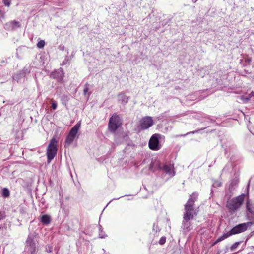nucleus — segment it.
Returning a JSON list of instances; mask_svg holds the SVG:
<instances>
[{
  "mask_svg": "<svg viewBox=\"0 0 254 254\" xmlns=\"http://www.w3.org/2000/svg\"><path fill=\"white\" fill-rule=\"evenodd\" d=\"M198 193L193 192L190 195L187 203L184 205L185 212L183 217L193 219L197 215L198 212L195 209L194 203L197 201Z\"/></svg>",
  "mask_w": 254,
  "mask_h": 254,
  "instance_id": "1",
  "label": "nucleus"
},
{
  "mask_svg": "<svg viewBox=\"0 0 254 254\" xmlns=\"http://www.w3.org/2000/svg\"><path fill=\"white\" fill-rule=\"evenodd\" d=\"M154 166L155 168H156V169L162 171L168 175L170 177H172L175 175V172L174 170L173 165L165 164L162 163L159 161H155L150 164V169L153 170V167Z\"/></svg>",
  "mask_w": 254,
  "mask_h": 254,
  "instance_id": "2",
  "label": "nucleus"
},
{
  "mask_svg": "<svg viewBox=\"0 0 254 254\" xmlns=\"http://www.w3.org/2000/svg\"><path fill=\"white\" fill-rule=\"evenodd\" d=\"M244 194L234 197L228 202L227 206L231 211L235 212L242 205L244 200Z\"/></svg>",
  "mask_w": 254,
  "mask_h": 254,
  "instance_id": "3",
  "label": "nucleus"
},
{
  "mask_svg": "<svg viewBox=\"0 0 254 254\" xmlns=\"http://www.w3.org/2000/svg\"><path fill=\"white\" fill-rule=\"evenodd\" d=\"M162 135L160 134L156 133L152 135L148 142L150 149L153 151H158L161 148L162 145L159 141Z\"/></svg>",
  "mask_w": 254,
  "mask_h": 254,
  "instance_id": "4",
  "label": "nucleus"
},
{
  "mask_svg": "<svg viewBox=\"0 0 254 254\" xmlns=\"http://www.w3.org/2000/svg\"><path fill=\"white\" fill-rule=\"evenodd\" d=\"M57 141L53 138L51 140L47 149V162L50 163L57 154Z\"/></svg>",
  "mask_w": 254,
  "mask_h": 254,
  "instance_id": "5",
  "label": "nucleus"
},
{
  "mask_svg": "<svg viewBox=\"0 0 254 254\" xmlns=\"http://www.w3.org/2000/svg\"><path fill=\"white\" fill-rule=\"evenodd\" d=\"M36 250V244L34 240V236L29 235L26 241L25 254H35Z\"/></svg>",
  "mask_w": 254,
  "mask_h": 254,
  "instance_id": "6",
  "label": "nucleus"
},
{
  "mask_svg": "<svg viewBox=\"0 0 254 254\" xmlns=\"http://www.w3.org/2000/svg\"><path fill=\"white\" fill-rule=\"evenodd\" d=\"M80 122L77 123L71 129L68 135L66 138L65 141V146L70 145L74 141L76 135H77L78 130L80 127Z\"/></svg>",
  "mask_w": 254,
  "mask_h": 254,
  "instance_id": "7",
  "label": "nucleus"
},
{
  "mask_svg": "<svg viewBox=\"0 0 254 254\" xmlns=\"http://www.w3.org/2000/svg\"><path fill=\"white\" fill-rule=\"evenodd\" d=\"M253 223L251 222H248L239 224L232 228L229 232L231 236L239 234L246 231L248 227L251 226Z\"/></svg>",
  "mask_w": 254,
  "mask_h": 254,
  "instance_id": "8",
  "label": "nucleus"
},
{
  "mask_svg": "<svg viewBox=\"0 0 254 254\" xmlns=\"http://www.w3.org/2000/svg\"><path fill=\"white\" fill-rule=\"evenodd\" d=\"M121 125L120 117L117 115H113L109 121L108 127L112 132H115Z\"/></svg>",
  "mask_w": 254,
  "mask_h": 254,
  "instance_id": "9",
  "label": "nucleus"
},
{
  "mask_svg": "<svg viewBox=\"0 0 254 254\" xmlns=\"http://www.w3.org/2000/svg\"><path fill=\"white\" fill-rule=\"evenodd\" d=\"M246 214L247 219L253 220L254 219V202L248 199L246 204Z\"/></svg>",
  "mask_w": 254,
  "mask_h": 254,
  "instance_id": "10",
  "label": "nucleus"
},
{
  "mask_svg": "<svg viewBox=\"0 0 254 254\" xmlns=\"http://www.w3.org/2000/svg\"><path fill=\"white\" fill-rule=\"evenodd\" d=\"M193 219L183 217L181 229L183 234H186L192 229L191 220Z\"/></svg>",
  "mask_w": 254,
  "mask_h": 254,
  "instance_id": "11",
  "label": "nucleus"
},
{
  "mask_svg": "<svg viewBox=\"0 0 254 254\" xmlns=\"http://www.w3.org/2000/svg\"><path fill=\"white\" fill-rule=\"evenodd\" d=\"M153 125L152 118L150 116L143 117L139 122V126L143 130L147 129Z\"/></svg>",
  "mask_w": 254,
  "mask_h": 254,
  "instance_id": "12",
  "label": "nucleus"
},
{
  "mask_svg": "<svg viewBox=\"0 0 254 254\" xmlns=\"http://www.w3.org/2000/svg\"><path fill=\"white\" fill-rule=\"evenodd\" d=\"M30 66H26L22 70H20L18 73L15 74L13 78L18 82L20 80L25 78L26 76L30 73Z\"/></svg>",
  "mask_w": 254,
  "mask_h": 254,
  "instance_id": "13",
  "label": "nucleus"
},
{
  "mask_svg": "<svg viewBox=\"0 0 254 254\" xmlns=\"http://www.w3.org/2000/svg\"><path fill=\"white\" fill-rule=\"evenodd\" d=\"M64 73L63 69L60 68L51 72L50 77L53 79H56L58 81L62 82L64 79Z\"/></svg>",
  "mask_w": 254,
  "mask_h": 254,
  "instance_id": "14",
  "label": "nucleus"
},
{
  "mask_svg": "<svg viewBox=\"0 0 254 254\" xmlns=\"http://www.w3.org/2000/svg\"><path fill=\"white\" fill-rule=\"evenodd\" d=\"M239 182V179L238 176H235L232 178L228 185V190L229 192L230 196L232 195L233 192L235 190L237 187Z\"/></svg>",
  "mask_w": 254,
  "mask_h": 254,
  "instance_id": "15",
  "label": "nucleus"
},
{
  "mask_svg": "<svg viewBox=\"0 0 254 254\" xmlns=\"http://www.w3.org/2000/svg\"><path fill=\"white\" fill-rule=\"evenodd\" d=\"M119 101L123 105L126 104L129 100V97L127 96L125 93H120L118 95Z\"/></svg>",
  "mask_w": 254,
  "mask_h": 254,
  "instance_id": "16",
  "label": "nucleus"
},
{
  "mask_svg": "<svg viewBox=\"0 0 254 254\" xmlns=\"http://www.w3.org/2000/svg\"><path fill=\"white\" fill-rule=\"evenodd\" d=\"M40 221L43 224L47 225L50 224L51 221V217L47 214L43 215L41 216Z\"/></svg>",
  "mask_w": 254,
  "mask_h": 254,
  "instance_id": "17",
  "label": "nucleus"
},
{
  "mask_svg": "<svg viewBox=\"0 0 254 254\" xmlns=\"http://www.w3.org/2000/svg\"><path fill=\"white\" fill-rule=\"evenodd\" d=\"M231 236V235L229 233V232H228L227 233L223 234L221 236L219 237L214 243L213 245H215L217 244L218 243L224 240V239L227 238L228 237Z\"/></svg>",
  "mask_w": 254,
  "mask_h": 254,
  "instance_id": "18",
  "label": "nucleus"
},
{
  "mask_svg": "<svg viewBox=\"0 0 254 254\" xmlns=\"http://www.w3.org/2000/svg\"><path fill=\"white\" fill-rule=\"evenodd\" d=\"M10 195V192L7 188H4L2 190V196L4 198H7Z\"/></svg>",
  "mask_w": 254,
  "mask_h": 254,
  "instance_id": "19",
  "label": "nucleus"
},
{
  "mask_svg": "<svg viewBox=\"0 0 254 254\" xmlns=\"http://www.w3.org/2000/svg\"><path fill=\"white\" fill-rule=\"evenodd\" d=\"M99 237L100 238H105L107 235L104 234L103 232V227L101 225H99Z\"/></svg>",
  "mask_w": 254,
  "mask_h": 254,
  "instance_id": "20",
  "label": "nucleus"
},
{
  "mask_svg": "<svg viewBox=\"0 0 254 254\" xmlns=\"http://www.w3.org/2000/svg\"><path fill=\"white\" fill-rule=\"evenodd\" d=\"M45 44V42L44 40H40L37 44V46L39 49L43 48Z\"/></svg>",
  "mask_w": 254,
  "mask_h": 254,
  "instance_id": "21",
  "label": "nucleus"
},
{
  "mask_svg": "<svg viewBox=\"0 0 254 254\" xmlns=\"http://www.w3.org/2000/svg\"><path fill=\"white\" fill-rule=\"evenodd\" d=\"M241 242H237L234 243L230 247V250L231 251H234L235 250L238 246L240 245Z\"/></svg>",
  "mask_w": 254,
  "mask_h": 254,
  "instance_id": "22",
  "label": "nucleus"
},
{
  "mask_svg": "<svg viewBox=\"0 0 254 254\" xmlns=\"http://www.w3.org/2000/svg\"><path fill=\"white\" fill-rule=\"evenodd\" d=\"M221 186H222L221 182L218 181H214L212 185V186L213 187H215V188L220 187Z\"/></svg>",
  "mask_w": 254,
  "mask_h": 254,
  "instance_id": "23",
  "label": "nucleus"
},
{
  "mask_svg": "<svg viewBox=\"0 0 254 254\" xmlns=\"http://www.w3.org/2000/svg\"><path fill=\"white\" fill-rule=\"evenodd\" d=\"M166 238L165 236L162 237L159 241V244H160L161 245L164 244L166 242Z\"/></svg>",
  "mask_w": 254,
  "mask_h": 254,
  "instance_id": "24",
  "label": "nucleus"
},
{
  "mask_svg": "<svg viewBox=\"0 0 254 254\" xmlns=\"http://www.w3.org/2000/svg\"><path fill=\"white\" fill-rule=\"evenodd\" d=\"M52 250H53L52 246H51L50 245L46 246V251L47 253H51L52 252Z\"/></svg>",
  "mask_w": 254,
  "mask_h": 254,
  "instance_id": "25",
  "label": "nucleus"
},
{
  "mask_svg": "<svg viewBox=\"0 0 254 254\" xmlns=\"http://www.w3.org/2000/svg\"><path fill=\"white\" fill-rule=\"evenodd\" d=\"M3 2L5 6H9L11 4L10 0H3Z\"/></svg>",
  "mask_w": 254,
  "mask_h": 254,
  "instance_id": "26",
  "label": "nucleus"
},
{
  "mask_svg": "<svg viewBox=\"0 0 254 254\" xmlns=\"http://www.w3.org/2000/svg\"><path fill=\"white\" fill-rule=\"evenodd\" d=\"M51 107L54 110H55V109H57V102L56 101L52 100Z\"/></svg>",
  "mask_w": 254,
  "mask_h": 254,
  "instance_id": "27",
  "label": "nucleus"
},
{
  "mask_svg": "<svg viewBox=\"0 0 254 254\" xmlns=\"http://www.w3.org/2000/svg\"><path fill=\"white\" fill-rule=\"evenodd\" d=\"M241 99L243 102H247L250 100L251 98L250 97H249L248 96H247V97L242 96Z\"/></svg>",
  "mask_w": 254,
  "mask_h": 254,
  "instance_id": "28",
  "label": "nucleus"
},
{
  "mask_svg": "<svg viewBox=\"0 0 254 254\" xmlns=\"http://www.w3.org/2000/svg\"><path fill=\"white\" fill-rule=\"evenodd\" d=\"M205 128H202V129H201L196 130H194V131H191V132H189V133H187V134H190V133L194 134V133H198V132H199L200 130H204Z\"/></svg>",
  "mask_w": 254,
  "mask_h": 254,
  "instance_id": "29",
  "label": "nucleus"
},
{
  "mask_svg": "<svg viewBox=\"0 0 254 254\" xmlns=\"http://www.w3.org/2000/svg\"><path fill=\"white\" fill-rule=\"evenodd\" d=\"M11 23H12L13 25H15L16 26H17V27H20V24L19 22H18V21H12V22H11Z\"/></svg>",
  "mask_w": 254,
  "mask_h": 254,
  "instance_id": "30",
  "label": "nucleus"
},
{
  "mask_svg": "<svg viewBox=\"0 0 254 254\" xmlns=\"http://www.w3.org/2000/svg\"><path fill=\"white\" fill-rule=\"evenodd\" d=\"M88 90H89L88 87V86L87 85H86L85 86V87H84V90H83V93H84V95L86 94V93L88 91Z\"/></svg>",
  "mask_w": 254,
  "mask_h": 254,
  "instance_id": "31",
  "label": "nucleus"
},
{
  "mask_svg": "<svg viewBox=\"0 0 254 254\" xmlns=\"http://www.w3.org/2000/svg\"><path fill=\"white\" fill-rule=\"evenodd\" d=\"M205 118L208 120H209L212 123L215 122V120L212 119L210 118V117L209 116H207L205 117Z\"/></svg>",
  "mask_w": 254,
  "mask_h": 254,
  "instance_id": "32",
  "label": "nucleus"
},
{
  "mask_svg": "<svg viewBox=\"0 0 254 254\" xmlns=\"http://www.w3.org/2000/svg\"><path fill=\"white\" fill-rule=\"evenodd\" d=\"M254 96V92H251L248 95V97L251 98Z\"/></svg>",
  "mask_w": 254,
  "mask_h": 254,
  "instance_id": "33",
  "label": "nucleus"
},
{
  "mask_svg": "<svg viewBox=\"0 0 254 254\" xmlns=\"http://www.w3.org/2000/svg\"><path fill=\"white\" fill-rule=\"evenodd\" d=\"M59 49L62 51H64V46L61 45L59 46Z\"/></svg>",
  "mask_w": 254,
  "mask_h": 254,
  "instance_id": "34",
  "label": "nucleus"
},
{
  "mask_svg": "<svg viewBox=\"0 0 254 254\" xmlns=\"http://www.w3.org/2000/svg\"><path fill=\"white\" fill-rule=\"evenodd\" d=\"M66 62H67V60L66 59H65L61 64V65H64L66 64Z\"/></svg>",
  "mask_w": 254,
  "mask_h": 254,
  "instance_id": "35",
  "label": "nucleus"
},
{
  "mask_svg": "<svg viewBox=\"0 0 254 254\" xmlns=\"http://www.w3.org/2000/svg\"><path fill=\"white\" fill-rule=\"evenodd\" d=\"M124 197V196H121V197H120L119 198H114V199H112V200H117V199H119V198H120L121 197Z\"/></svg>",
  "mask_w": 254,
  "mask_h": 254,
  "instance_id": "36",
  "label": "nucleus"
},
{
  "mask_svg": "<svg viewBox=\"0 0 254 254\" xmlns=\"http://www.w3.org/2000/svg\"><path fill=\"white\" fill-rule=\"evenodd\" d=\"M249 187V184H248V186H247V189H248Z\"/></svg>",
  "mask_w": 254,
  "mask_h": 254,
  "instance_id": "37",
  "label": "nucleus"
},
{
  "mask_svg": "<svg viewBox=\"0 0 254 254\" xmlns=\"http://www.w3.org/2000/svg\"><path fill=\"white\" fill-rule=\"evenodd\" d=\"M253 249H254V247H253Z\"/></svg>",
  "mask_w": 254,
  "mask_h": 254,
  "instance_id": "38",
  "label": "nucleus"
}]
</instances>
